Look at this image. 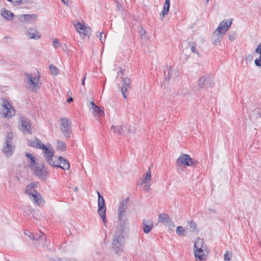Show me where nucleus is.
I'll list each match as a JSON object with an SVG mask.
<instances>
[{"mask_svg": "<svg viewBox=\"0 0 261 261\" xmlns=\"http://www.w3.org/2000/svg\"><path fill=\"white\" fill-rule=\"evenodd\" d=\"M25 35L30 39L38 40L41 37L40 33L35 28H30L27 29Z\"/></svg>", "mask_w": 261, "mask_h": 261, "instance_id": "ddd939ff", "label": "nucleus"}, {"mask_svg": "<svg viewBox=\"0 0 261 261\" xmlns=\"http://www.w3.org/2000/svg\"><path fill=\"white\" fill-rule=\"evenodd\" d=\"M85 80H86V75L84 76V79H83V81H82V84L83 85H85Z\"/></svg>", "mask_w": 261, "mask_h": 261, "instance_id": "09e8293b", "label": "nucleus"}, {"mask_svg": "<svg viewBox=\"0 0 261 261\" xmlns=\"http://www.w3.org/2000/svg\"><path fill=\"white\" fill-rule=\"evenodd\" d=\"M73 25L75 30L82 39H84L86 36L89 37L91 35V28L85 23H82L79 21H75L73 22Z\"/></svg>", "mask_w": 261, "mask_h": 261, "instance_id": "39448f33", "label": "nucleus"}, {"mask_svg": "<svg viewBox=\"0 0 261 261\" xmlns=\"http://www.w3.org/2000/svg\"><path fill=\"white\" fill-rule=\"evenodd\" d=\"M255 53L259 55L258 58L254 61V64L257 67H261V42L257 45L255 49Z\"/></svg>", "mask_w": 261, "mask_h": 261, "instance_id": "5701e85b", "label": "nucleus"}, {"mask_svg": "<svg viewBox=\"0 0 261 261\" xmlns=\"http://www.w3.org/2000/svg\"><path fill=\"white\" fill-rule=\"evenodd\" d=\"M252 115L254 116H256V117H257V116H258L261 118V109L257 108L255 109L252 112Z\"/></svg>", "mask_w": 261, "mask_h": 261, "instance_id": "58836bf2", "label": "nucleus"}, {"mask_svg": "<svg viewBox=\"0 0 261 261\" xmlns=\"http://www.w3.org/2000/svg\"><path fill=\"white\" fill-rule=\"evenodd\" d=\"M231 257V253H230L228 251H226L224 254V259L225 261H230Z\"/></svg>", "mask_w": 261, "mask_h": 261, "instance_id": "ea45409f", "label": "nucleus"}, {"mask_svg": "<svg viewBox=\"0 0 261 261\" xmlns=\"http://www.w3.org/2000/svg\"><path fill=\"white\" fill-rule=\"evenodd\" d=\"M170 6V0H165L164 6L163 10L160 13L161 19H163L164 16L167 15L169 12V10Z\"/></svg>", "mask_w": 261, "mask_h": 261, "instance_id": "393cba45", "label": "nucleus"}, {"mask_svg": "<svg viewBox=\"0 0 261 261\" xmlns=\"http://www.w3.org/2000/svg\"><path fill=\"white\" fill-rule=\"evenodd\" d=\"M252 57L251 55H248L245 57V60L250 59V60L252 59Z\"/></svg>", "mask_w": 261, "mask_h": 261, "instance_id": "de8ad7c7", "label": "nucleus"}, {"mask_svg": "<svg viewBox=\"0 0 261 261\" xmlns=\"http://www.w3.org/2000/svg\"><path fill=\"white\" fill-rule=\"evenodd\" d=\"M124 127L122 125H112L111 126V130L115 133L118 135H122L124 132Z\"/></svg>", "mask_w": 261, "mask_h": 261, "instance_id": "c85d7f7f", "label": "nucleus"}, {"mask_svg": "<svg viewBox=\"0 0 261 261\" xmlns=\"http://www.w3.org/2000/svg\"><path fill=\"white\" fill-rule=\"evenodd\" d=\"M53 45L55 49H58L62 46L61 43L58 39H55L53 40Z\"/></svg>", "mask_w": 261, "mask_h": 261, "instance_id": "c9c22d12", "label": "nucleus"}, {"mask_svg": "<svg viewBox=\"0 0 261 261\" xmlns=\"http://www.w3.org/2000/svg\"><path fill=\"white\" fill-rule=\"evenodd\" d=\"M214 84V79L207 75L202 76L198 81V85L200 87H212Z\"/></svg>", "mask_w": 261, "mask_h": 261, "instance_id": "f8f14e48", "label": "nucleus"}, {"mask_svg": "<svg viewBox=\"0 0 261 261\" xmlns=\"http://www.w3.org/2000/svg\"><path fill=\"white\" fill-rule=\"evenodd\" d=\"M28 235L31 239H32L33 240H35V239L38 240V239H46V237H45V235L43 234V233H40V237L38 238L37 237L35 238L34 236V234L32 232H29V234Z\"/></svg>", "mask_w": 261, "mask_h": 261, "instance_id": "72a5a7b5", "label": "nucleus"}, {"mask_svg": "<svg viewBox=\"0 0 261 261\" xmlns=\"http://www.w3.org/2000/svg\"><path fill=\"white\" fill-rule=\"evenodd\" d=\"M21 124V130L27 134H32V126L31 122L29 119H22L20 120Z\"/></svg>", "mask_w": 261, "mask_h": 261, "instance_id": "dca6fc26", "label": "nucleus"}, {"mask_svg": "<svg viewBox=\"0 0 261 261\" xmlns=\"http://www.w3.org/2000/svg\"><path fill=\"white\" fill-rule=\"evenodd\" d=\"M27 79V88L31 91L37 92L40 89L41 82L39 72L37 74H26Z\"/></svg>", "mask_w": 261, "mask_h": 261, "instance_id": "7ed1b4c3", "label": "nucleus"}, {"mask_svg": "<svg viewBox=\"0 0 261 261\" xmlns=\"http://www.w3.org/2000/svg\"><path fill=\"white\" fill-rule=\"evenodd\" d=\"M7 1H9V2H11V3H12L13 4V1L14 0H7Z\"/></svg>", "mask_w": 261, "mask_h": 261, "instance_id": "603ef678", "label": "nucleus"}, {"mask_svg": "<svg viewBox=\"0 0 261 261\" xmlns=\"http://www.w3.org/2000/svg\"><path fill=\"white\" fill-rule=\"evenodd\" d=\"M32 170L36 175L41 178H44L47 174V168L43 164H37Z\"/></svg>", "mask_w": 261, "mask_h": 261, "instance_id": "4468645a", "label": "nucleus"}, {"mask_svg": "<svg viewBox=\"0 0 261 261\" xmlns=\"http://www.w3.org/2000/svg\"><path fill=\"white\" fill-rule=\"evenodd\" d=\"M74 191H78V188H76H76H74Z\"/></svg>", "mask_w": 261, "mask_h": 261, "instance_id": "864d4df0", "label": "nucleus"}, {"mask_svg": "<svg viewBox=\"0 0 261 261\" xmlns=\"http://www.w3.org/2000/svg\"><path fill=\"white\" fill-rule=\"evenodd\" d=\"M231 24L232 19H224L221 22H220L215 31L220 33L223 35H224L229 29Z\"/></svg>", "mask_w": 261, "mask_h": 261, "instance_id": "1a4fd4ad", "label": "nucleus"}, {"mask_svg": "<svg viewBox=\"0 0 261 261\" xmlns=\"http://www.w3.org/2000/svg\"><path fill=\"white\" fill-rule=\"evenodd\" d=\"M130 84L131 81L129 79L125 77L122 80V86L121 87V91L124 98H126L127 97L125 92L128 89L130 88Z\"/></svg>", "mask_w": 261, "mask_h": 261, "instance_id": "aec40b11", "label": "nucleus"}, {"mask_svg": "<svg viewBox=\"0 0 261 261\" xmlns=\"http://www.w3.org/2000/svg\"><path fill=\"white\" fill-rule=\"evenodd\" d=\"M1 15L7 20H11L13 19L14 15L10 11L3 9L1 10Z\"/></svg>", "mask_w": 261, "mask_h": 261, "instance_id": "a878e982", "label": "nucleus"}, {"mask_svg": "<svg viewBox=\"0 0 261 261\" xmlns=\"http://www.w3.org/2000/svg\"><path fill=\"white\" fill-rule=\"evenodd\" d=\"M90 104L91 105L93 109L97 106L96 105H95V104L94 103L93 101L90 102Z\"/></svg>", "mask_w": 261, "mask_h": 261, "instance_id": "49530a36", "label": "nucleus"}, {"mask_svg": "<svg viewBox=\"0 0 261 261\" xmlns=\"http://www.w3.org/2000/svg\"><path fill=\"white\" fill-rule=\"evenodd\" d=\"M209 1H210V0H206V3H207V4H208V2H209Z\"/></svg>", "mask_w": 261, "mask_h": 261, "instance_id": "5fc2aeb1", "label": "nucleus"}, {"mask_svg": "<svg viewBox=\"0 0 261 261\" xmlns=\"http://www.w3.org/2000/svg\"><path fill=\"white\" fill-rule=\"evenodd\" d=\"M102 34H103L102 33H100V36H99V39L102 43H103V42L105 41V39H106V36L104 37L103 38H102Z\"/></svg>", "mask_w": 261, "mask_h": 261, "instance_id": "c03bdc74", "label": "nucleus"}, {"mask_svg": "<svg viewBox=\"0 0 261 261\" xmlns=\"http://www.w3.org/2000/svg\"><path fill=\"white\" fill-rule=\"evenodd\" d=\"M25 156L28 159V166L31 169H33L36 166L37 163L36 162V158L31 153L29 152L25 153Z\"/></svg>", "mask_w": 261, "mask_h": 261, "instance_id": "4be33fe9", "label": "nucleus"}, {"mask_svg": "<svg viewBox=\"0 0 261 261\" xmlns=\"http://www.w3.org/2000/svg\"><path fill=\"white\" fill-rule=\"evenodd\" d=\"M147 185L145 186L144 189L147 191H149L150 189V184L149 183H147Z\"/></svg>", "mask_w": 261, "mask_h": 261, "instance_id": "a18cd8bd", "label": "nucleus"}, {"mask_svg": "<svg viewBox=\"0 0 261 261\" xmlns=\"http://www.w3.org/2000/svg\"><path fill=\"white\" fill-rule=\"evenodd\" d=\"M223 36L224 35L222 34L215 30L211 36V41L213 44L215 45H218L220 44L222 40H223Z\"/></svg>", "mask_w": 261, "mask_h": 261, "instance_id": "6ab92c4d", "label": "nucleus"}, {"mask_svg": "<svg viewBox=\"0 0 261 261\" xmlns=\"http://www.w3.org/2000/svg\"><path fill=\"white\" fill-rule=\"evenodd\" d=\"M29 145L30 146L42 149L44 156L49 165L60 168L63 170H68L69 169L70 164L69 162L63 157H58L59 163L57 164L52 160L54 155V151L51 145L48 144L47 145H45L39 139L36 138L30 140L29 141Z\"/></svg>", "mask_w": 261, "mask_h": 261, "instance_id": "f257e3e1", "label": "nucleus"}, {"mask_svg": "<svg viewBox=\"0 0 261 261\" xmlns=\"http://www.w3.org/2000/svg\"><path fill=\"white\" fill-rule=\"evenodd\" d=\"M37 186V183H31L29 184L25 188V193L28 195L29 197L31 196L35 193V192H37V191L34 189V188H36Z\"/></svg>", "mask_w": 261, "mask_h": 261, "instance_id": "b1692460", "label": "nucleus"}, {"mask_svg": "<svg viewBox=\"0 0 261 261\" xmlns=\"http://www.w3.org/2000/svg\"><path fill=\"white\" fill-rule=\"evenodd\" d=\"M118 229L124 231L125 226L128 223L126 212H118Z\"/></svg>", "mask_w": 261, "mask_h": 261, "instance_id": "9d476101", "label": "nucleus"}, {"mask_svg": "<svg viewBox=\"0 0 261 261\" xmlns=\"http://www.w3.org/2000/svg\"><path fill=\"white\" fill-rule=\"evenodd\" d=\"M124 231L117 229L112 243V248L116 253H119L122 251L123 245L124 243Z\"/></svg>", "mask_w": 261, "mask_h": 261, "instance_id": "20e7f679", "label": "nucleus"}, {"mask_svg": "<svg viewBox=\"0 0 261 261\" xmlns=\"http://www.w3.org/2000/svg\"><path fill=\"white\" fill-rule=\"evenodd\" d=\"M64 4H67L68 0H61Z\"/></svg>", "mask_w": 261, "mask_h": 261, "instance_id": "3c124183", "label": "nucleus"}, {"mask_svg": "<svg viewBox=\"0 0 261 261\" xmlns=\"http://www.w3.org/2000/svg\"><path fill=\"white\" fill-rule=\"evenodd\" d=\"M29 197L35 204L38 206H41L45 203L42 196L37 191L35 192V193Z\"/></svg>", "mask_w": 261, "mask_h": 261, "instance_id": "f3484780", "label": "nucleus"}, {"mask_svg": "<svg viewBox=\"0 0 261 261\" xmlns=\"http://www.w3.org/2000/svg\"><path fill=\"white\" fill-rule=\"evenodd\" d=\"M176 163L187 166H196L198 164V162L191 158L190 155L188 154H182L177 159Z\"/></svg>", "mask_w": 261, "mask_h": 261, "instance_id": "0eeeda50", "label": "nucleus"}, {"mask_svg": "<svg viewBox=\"0 0 261 261\" xmlns=\"http://www.w3.org/2000/svg\"><path fill=\"white\" fill-rule=\"evenodd\" d=\"M191 49L193 53L196 54L198 55H200L198 49L196 48V47L195 45L192 46L191 47Z\"/></svg>", "mask_w": 261, "mask_h": 261, "instance_id": "79ce46f5", "label": "nucleus"}, {"mask_svg": "<svg viewBox=\"0 0 261 261\" xmlns=\"http://www.w3.org/2000/svg\"><path fill=\"white\" fill-rule=\"evenodd\" d=\"M188 224L190 227L193 229V230H194L196 229L197 224L194 221L191 220L188 222Z\"/></svg>", "mask_w": 261, "mask_h": 261, "instance_id": "4c0bfd02", "label": "nucleus"}, {"mask_svg": "<svg viewBox=\"0 0 261 261\" xmlns=\"http://www.w3.org/2000/svg\"><path fill=\"white\" fill-rule=\"evenodd\" d=\"M194 252L196 261H203L206 259L208 250L203 239L197 238L195 240Z\"/></svg>", "mask_w": 261, "mask_h": 261, "instance_id": "f03ea898", "label": "nucleus"}, {"mask_svg": "<svg viewBox=\"0 0 261 261\" xmlns=\"http://www.w3.org/2000/svg\"><path fill=\"white\" fill-rule=\"evenodd\" d=\"M22 0H14L13 1V4L15 6L20 5L22 4Z\"/></svg>", "mask_w": 261, "mask_h": 261, "instance_id": "37998d69", "label": "nucleus"}, {"mask_svg": "<svg viewBox=\"0 0 261 261\" xmlns=\"http://www.w3.org/2000/svg\"><path fill=\"white\" fill-rule=\"evenodd\" d=\"M60 128L64 136L67 138H70L71 137V133L69 130L70 123L69 119L63 118L60 119Z\"/></svg>", "mask_w": 261, "mask_h": 261, "instance_id": "9b49d317", "label": "nucleus"}, {"mask_svg": "<svg viewBox=\"0 0 261 261\" xmlns=\"http://www.w3.org/2000/svg\"><path fill=\"white\" fill-rule=\"evenodd\" d=\"M228 39L231 41L234 40L237 37V33L236 31H232L227 34Z\"/></svg>", "mask_w": 261, "mask_h": 261, "instance_id": "473e14b6", "label": "nucleus"}, {"mask_svg": "<svg viewBox=\"0 0 261 261\" xmlns=\"http://www.w3.org/2000/svg\"><path fill=\"white\" fill-rule=\"evenodd\" d=\"M143 231L145 233H149L153 228V223L151 222L143 221L142 223Z\"/></svg>", "mask_w": 261, "mask_h": 261, "instance_id": "cd10ccee", "label": "nucleus"}, {"mask_svg": "<svg viewBox=\"0 0 261 261\" xmlns=\"http://www.w3.org/2000/svg\"><path fill=\"white\" fill-rule=\"evenodd\" d=\"M176 232L179 236H185L186 230L183 227L179 226L177 227L176 229Z\"/></svg>", "mask_w": 261, "mask_h": 261, "instance_id": "2f4dec72", "label": "nucleus"}, {"mask_svg": "<svg viewBox=\"0 0 261 261\" xmlns=\"http://www.w3.org/2000/svg\"><path fill=\"white\" fill-rule=\"evenodd\" d=\"M73 101V99H72V97H70V98H68V99H67V101L68 102H71V101Z\"/></svg>", "mask_w": 261, "mask_h": 261, "instance_id": "8fccbe9b", "label": "nucleus"}, {"mask_svg": "<svg viewBox=\"0 0 261 261\" xmlns=\"http://www.w3.org/2000/svg\"><path fill=\"white\" fill-rule=\"evenodd\" d=\"M158 222L166 225L171 224L172 221L168 215L162 213L159 216Z\"/></svg>", "mask_w": 261, "mask_h": 261, "instance_id": "412c9836", "label": "nucleus"}, {"mask_svg": "<svg viewBox=\"0 0 261 261\" xmlns=\"http://www.w3.org/2000/svg\"><path fill=\"white\" fill-rule=\"evenodd\" d=\"M151 171L150 168H149V169L147 170V172L143 176V178L141 183V185L149 183L151 180Z\"/></svg>", "mask_w": 261, "mask_h": 261, "instance_id": "bb28decb", "label": "nucleus"}, {"mask_svg": "<svg viewBox=\"0 0 261 261\" xmlns=\"http://www.w3.org/2000/svg\"><path fill=\"white\" fill-rule=\"evenodd\" d=\"M56 261H77L73 258H62L57 259Z\"/></svg>", "mask_w": 261, "mask_h": 261, "instance_id": "a19ab883", "label": "nucleus"}, {"mask_svg": "<svg viewBox=\"0 0 261 261\" xmlns=\"http://www.w3.org/2000/svg\"><path fill=\"white\" fill-rule=\"evenodd\" d=\"M94 112L96 113L99 116H101L104 115V112L103 110H101L100 108L96 106L93 109Z\"/></svg>", "mask_w": 261, "mask_h": 261, "instance_id": "e433bc0d", "label": "nucleus"}, {"mask_svg": "<svg viewBox=\"0 0 261 261\" xmlns=\"http://www.w3.org/2000/svg\"><path fill=\"white\" fill-rule=\"evenodd\" d=\"M127 207V200L124 199L122 200L119 204L118 212H126Z\"/></svg>", "mask_w": 261, "mask_h": 261, "instance_id": "c756f323", "label": "nucleus"}, {"mask_svg": "<svg viewBox=\"0 0 261 261\" xmlns=\"http://www.w3.org/2000/svg\"><path fill=\"white\" fill-rule=\"evenodd\" d=\"M2 115L5 118L12 117L15 114V110L8 101H4L2 106Z\"/></svg>", "mask_w": 261, "mask_h": 261, "instance_id": "423d86ee", "label": "nucleus"}, {"mask_svg": "<svg viewBox=\"0 0 261 261\" xmlns=\"http://www.w3.org/2000/svg\"><path fill=\"white\" fill-rule=\"evenodd\" d=\"M49 70L53 75H57L59 72L58 68L54 66L53 65H50L49 66Z\"/></svg>", "mask_w": 261, "mask_h": 261, "instance_id": "f704fd0d", "label": "nucleus"}, {"mask_svg": "<svg viewBox=\"0 0 261 261\" xmlns=\"http://www.w3.org/2000/svg\"><path fill=\"white\" fill-rule=\"evenodd\" d=\"M98 195V213L101 218L102 221L106 224V207L105 206V200L102 196L101 195L100 193L97 191Z\"/></svg>", "mask_w": 261, "mask_h": 261, "instance_id": "6e6552de", "label": "nucleus"}, {"mask_svg": "<svg viewBox=\"0 0 261 261\" xmlns=\"http://www.w3.org/2000/svg\"><path fill=\"white\" fill-rule=\"evenodd\" d=\"M14 147L12 145V137L8 138L5 145L3 149V152L7 156L11 155Z\"/></svg>", "mask_w": 261, "mask_h": 261, "instance_id": "2eb2a0df", "label": "nucleus"}, {"mask_svg": "<svg viewBox=\"0 0 261 261\" xmlns=\"http://www.w3.org/2000/svg\"><path fill=\"white\" fill-rule=\"evenodd\" d=\"M20 20L21 22H27V23H33L37 19V15L35 14H21L19 16Z\"/></svg>", "mask_w": 261, "mask_h": 261, "instance_id": "a211bd4d", "label": "nucleus"}, {"mask_svg": "<svg viewBox=\"0 0 261 261\" xmlns=\"http://www.w3.org/2000/svg\"><path fill=\"white\" fill-rule=\"evenodd\" d=\"M57 149L61 151H65L66 149V143L62 141H58L57 142Z\"/></svg>", "mask_w": 261, "mask_h": 261, "instance_id": "7c9ffc66", "label": "nucleus"}]
</instances>
